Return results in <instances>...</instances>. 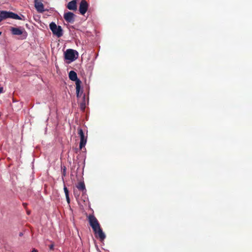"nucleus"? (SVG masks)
Here are the masks:
<instances>
[{"label":"nucleus","mask_w":252,"mask_h":252,"mask_svg":"<svg viewBox=\"0 0 252 252\" xmlns=\"http://www.w3.org/2000/svg\"><path fill=\"white\" fill-rule=\"evenodd\" d=\"M62 175L63 176H65L66 175V167L65 166L63 167Z\"/></svg>","instance_id":"nucleus-14"},{"label":"nucleus","mask_w":252,"mask_h":252,"mask_svg":"<svg viewBox=\"0 0 252 252\" xmlns=\"http://www.w3.org/2000/svg\"><path fill=\"white\" fill-rule=\"evenodd\" d=\"M10 31L11 32V34L13 35H22L24 33V32L26 33V32L25 31L24 29L22 27L15 28L11 27L10 28Z\"/></svg>","instance_id":"nucleus-8"},{"label":"nucleus","mask_w":252,"mask_h":252,"mask_svg":"<svg viewBox=\"0 0 252 252\" xmlns=\"http://www.w3.org/2000/svg\"><path fill=\"white\" fill-rule=\"evenodd\" d=\"M23 206H24L25 207H26L27 206V203H24L23 204Z\"/></svg>","instance_id":"nucleus-20"},{"label":"nucleus","mask_w":252,"mask_h":252,"mask_svg":"<svg viewBox=\"0 0 252 252\" xmlns=\"http://www.w3.org/2000/svg\"><path fill=\"white\" fill-rule=\"evenodd\" d=\"M1 32H0V35H1Z\"/></svg>","instance_id":"nucleus-22"},{"label":"nucleus","mask_w":252,"mask_h":252,"mask_svg":"<svg viewBox=\"0 0 252 252\" xmlns=\"http://www.w3.org/2000/svg\"><path fill=\"white\" fill-rule=\"evenodd\" d=\"M34 6L38 12L42 13L45 11L43 4L39 0H34Z\"/></svg>","instance_id":"nucleus-10"},{"label":"nucleus","mask_w":252,"mask_h":252,"mask_svg":"<svg viewBox=\"0 0 252 252\" xmlns=\"http://www.w3.org/2000/svg\"><path fill=\"white\" fill-rule=\"evenodd\" d=\"M78 134L80 138L79 148L80 149H82L86 144L87 136L85 135L83 130L81 128H78Z\"/></svg>","instance_id":"nucleus-5"},{"label":"nucleus","mask_w":252,"mask_h":252,"mask_svg":"<svg viewBox=\"0 0 252 252\" xmlns=\"http://www.w3.org/2000/svg\"><path fill=\"white\" fill-rule=\"evenodd\" d=\"M66 7L71 10H77V0H72L69 2L66 6Z\"/></svg>","instance_id":"nucleus-11"},{"label":"nucleus","mask_w":252,"mask_h":252,"mask_svg":"<svg viewBox=\"0 0 252 252\" xmlns=\"http://www.w3.org/2000/svg\"><path fill=\"white\" fill-rule=\"evenodd\" d=\"M27 214H28V215H29V214H30V212H29V211H27Z\"/></svg>","instance_id":"nucleus-21"},{"label":"nucleus","mask_w":252,"mask_h":252,"mask_svg":"<svg viewBox=\"0 0 252 252\" xmlns=\"http://www.w3.org/2000/svg\"><path fill=\"white\" fill-rule=\"evenodd\" d=\"M49 27L53 33L58 37H60L63 35V30L61 26H57L55 23L52 22L50 24Z\"/></svg>","instance_id":"nucleus-4"},{"label":"nucleus","mask_w":252,"mask_h":252,"mask_svg":"<svg viewBox=\"0 0 252 252\" xmlns=\"http://www.w3.org/2000/svg\"><path fill=\"white\" fill-rule=\"evenodd\" d=\"M75 54L77 56L78 55L76 51L71 49H67L64 53V58L66 60L73 61L77 58V57H75Z\"/></svg>","instance_id":"nucleus-6"},{"label":"nucleus","mask_w":252,"mask_h":252,"mask_svg":"<svg viewBox=\"0 0 252 252\" xmlns=\"http://www.w3.org/2000/svg\"><path fill=\"white\" fill-rule=\"evenodd\" d=\"M32 252H38V251H37V250H36V249H33L32 250Z\"/></svg>","instance_id":"nucleus-17"},{"label":"nucleus","mask_w":252,"mask_h":252,"mask_svg":"<svg viewBox=\"0 0 252 252\" xmlns=\"http://www.w3.org/2000/svg\"><path fill=\"white\" fill-rule=\"evenodd\" d=\"M49 249L51 251H53L54 249V243H52L49 246Z\"/></svg>","instance_id":"nucleus-15"},{"label":"nucleus","mask_w":252,"mask_h":252,"mask_svg":"<svg viewBox=\"0 0 252 252\" xmlns=\"http://www.w3.org/2000/svg\"><path fill=\"white\" fill-rule=\"evenodd\" d=\"M69 78L70 80L76 81V92L77 97L80 96L79 93L81 89V81L78 79L77 73L74 71H70L69 73Z\"/></svg>","instance_id":"nucleus-3"},{"label":"nucleus","mask_w":252,"mask_h":252,"mask_svg":"<svg viewBox=\"0 0 252 252\" xmlns=\"http://www.w3.org/2000/svg\"><path fill=\"white\" fill-rule=\"evenodd\" d=\"M76 188L82 191L83 193L86 192L87 190L86 189L85 183L83 181L79 182L76 185Z\"/></svg>","instance_id":"nucleus-12"},{"label":"nucleus","mask_w":252,"mask_h":252,"mask_svg":"<svg viewBox=\"0 0 252 252\" xmlns=\"http://www.w3.org/2000/svg\"><path fill=\"white\" fill-rule=\"evenodd\" d=\"M88 220L96 237L98 238L101 241L104 240L106 238V236L103 232L97 219L93 215H90L88 217Z\"/></svg>","instance_id":"nucleus-1"},{"label":"nucleus","mask_w":252,"mask_h":252,"mask_svg":"<svg viewBox=\"0 0 252 252\" xmlns=\"http://www.w3.org/2000/svg\"><path fill=\"white\" fill-rule=\"evenodd\" d=\"M81 108L82 109H85V106H84L83 104H81Z\"/></svg>","instance_id":"nucleus-19"},{"label":"nucleus","mask_w":252,"mask_h":252,"mask_svg":"<svg viewBox=\"0 0 252 252\" xmlns=\"http://www.w3.org/2000/svg\"><path fill=\"white\" fill-rule=\"evenodd\" d=\"M63 189H64V191L65 196L69 195V191L65 186L64 187Z\"/></svg>","instance_id":"nucleus-13"},{"label":"nucleus","mask_w":252,"mask_h":252,"mask_svg":"<svg viewBox=\"0 0 252 252\" xmlns=\"http://www.w3.org/2000/svg\"><path fill=\"white\" fill-rule=\"evenodd\" d=\"M75 15L71 12H67L65 13L63 18L67 23H73L75 19Z\"/></svg>","instance_id":"nucleus-9"},{"label":"nucleus","mask_w":252,"mask_h":252,"mask_svg":"<svg viewBox=\"0 0 252 252\" xmlns=\"http://www.w3.org/2000/svg\"><path fill=\"white\" fill-rule=\"evenodd\" d=\"M89 4L86 0H82L79 4V11L81 14L84 15L88 10Z\"/></svg>","instance_id":"nucleus-7"},{"label":"nucleus","mask_w":252,"mask_h":252,"mask_svg":"<svg viewBox=\"0 0 252 252\" xmlns=\"http://www.w3.org/2000/svg\"><path fill=\"white\" fill-rule=\"evenodd\" d=\"M3 92V88H0V93H2Z\"/></svg>","instance_id":"nucleus-18"},{"label":"nucleus","mask_w":252,"mask_h":252,"mask_svg":"<svg viewBox=\"0 0 252 252\" xmlns=\"http://www.w3.org/2000/svg\"><path fill=\"white\" fill-rule=\"evenodd\" d=\"M65 197H66V200H67V202L68 203H70V199H69V195L65 196Z\"/></svg>","instance_id":"nucleus-16"},{"label":"nucleus","mask_w":252,"mask_h":252,"mask_svg":"<svg viewBox=\"0 0 252 252\" xmlns=\"http://www.w3.org/2000/svg\"><path fill=\"white\" fill-rule=\"evenodd\" d=\"M7 18H12L16 20L23 19L21 17L13 12L4 10L0 11V22Z\"/></svg>","instance_id":"nucleus-2"}]
</instances>
